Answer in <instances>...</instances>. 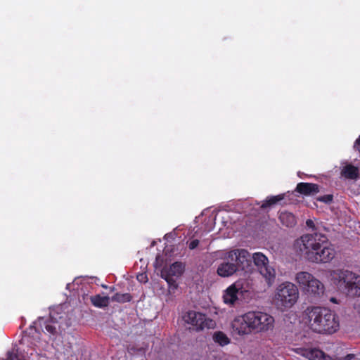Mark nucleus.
Returning a JSON list of instances; mask_svg holds the SVG:
<instances>
[{"instance_id": "23", "label": "nucleus", "mask_w": 360, "mask_h": 360, "mask_svg": "<svg viewBox=\"0 0 360 360\" xmlns=\"http://www.w3.org/2000/svg\"><path fill=\"white\" fill-rule=\"evenodd\" d=\"M44 328L50 335H56L58 333L57 323L52 321H47L44 323Z\"/></svg>"}, {"instance_id": "24", "label": "nucleus", "mask_w": 360, "mask_h": 360, "mask_svg": "<svg viewBox=\"0 0 360 360\" xmlns=\"http://www.w3.org/2000/svg\"><path fill=\"white\" fill-rule=\"evenodd\" d=\"M174 276H169L168 274H165L164 276H162V278H165V280L167 281V283L169 285V288L174 290L177 288L178 285L176 282V280L174 278Z\"/></svg>"}, {"instance_id": "27", "label": "nucleus", "mask_w": 360, "mask_h": 360, "mask_svg": "<svg viewBox=\"0 0 360 360\" xmlns=\"http://www.w3.org/2000/svg\"><path fill=\"white\" fill-rule=\"evenodd\" d=\"M137 279L140 282L146 283L148 281L147 276L145 274H141L137 276Z\"/></svg>"}, {"instance_id": "3", "label": "nucleus", "mask_w": 360, "mask_h": 360, "mask_svg": "<svg viewBox=\"0 0 360 360\" xmlns=\"http://www.w3.org/2000/svg\"><path fill=\"white\" fill-rule=\"evenodd\" d=\"M250 255L245 249H235L227 252L224 262L217 268V274L221 277H229L239 270L248 271L251 264Z\"/></svg>"}, {"instance_id": "30", "label": "nucleus", "mask_w": 360, "mask_h": 360, "mask_svg": "<svg viewBox=\"0 0 360 360\" xmlns=\"http://www.w3.org/2000/svg\"><path fill=\"white\" fill-rule=\"evenodd\" d=\"M356 357L355 355L353 354H347L344 360H355Z\"/></svg>"}, {"instance_id": "11", "label": "nucleus", "mask_w": 360, "mask_h": 360, "mask_svg": "<svg viewBox=\"0 0 360 360\" xmlns=\"http://www.w3.org/2000/svg\"><path fill=\"white\" fill-rule=\"evenodd\" d=\"M243 292V283L240 281L236 282L229 286L224 291L223 299L226 304L233 305L238 300V294Z\"/></svg>"}, {"instance_id": "13", "label": "nucleus", "mask_w": 360, "mask_h": 360, "mask_svg": "<svg viewBox=\"0 0 360 360\" xmlns=\"http://www.w3.org/2000/svg\"><path fill=\"white\" fill-rule=\"evenodd\" d=\"M295 191L304 195H312L320 191V186L313 183L300 182L297 184Z\"/></svg>"}, {"instance_id": "6", "label": "nucleus", "mask_w": 360, "mask_h": 360, "mask_svg": "<svg viewBox=\"0 0 360 360\" xmlns=\"http://www.w3.org/2000/svg\"><path fill=\"white\" fill-rule=\"evenodd\" d=\"M248 314L253 332H266L273 329L274 318L270 314L259 311H250Z\"/></svg>"}, {"instance_id": "5", "label": "nucleus", "mask_w": 360, "mask_h": 360, "mask_svg": "<svg viewBox=\"0 0 360 360\" xmlns=\"http://www.w3.org/2000/svg\"><path fill=\"white\" fill-rule=\"evenodd\" d=\"M298 298L297 287L291 282L285 281L279 284L276 288L274 302L278 309L285 311L294 306Z\"/></svg>"}, {"instance_id": "28", "label": "nucleus", "mask_w": 360, "mask_h": 360, "mask_svg": "<svg viewBox=\"0 0 360 360\" xmlns=\"http://www.w3.org/2000/svg\"><path fill=\"white\" fill-rule=\"evenodd\" d=\"M306 224L309 228L312 229L313 230L315 229V224L313 220L311 219H307L306 221Z\"/></svg>"}, {"instance_id": "2", "label": "nucleus", "mask_w": 360, "mask_h": 360, "mask_svg": "<svg viewBox=\"0 0 360 360\" xmlns=\"http://www.w3.org/2000/svg\"><path fill=\"white\" fill-rule=\"evenodd\" d=\"M308 317L309 326L316 333L333 334L340 327L338 316L328 308L314 307Z\"/></svg>"}, {"instance_id": "7", "label": "nucleus", "mask_w": 360, "mask_h": 360, "mask_svg": "<svg viewBox=\"0 0 360 360\" xmlns=\"http://www.w3.org/2000/svg\"><path fill=\"white\" fill-rule=\"evenodd\" d=\"M252 259L268 286H271L275 281L276 274L274 268L269 266L267 257L262 252H255Z\"/></svg>"}, {"instance_id": "29", "label": "nucleus", "mask_w": 360, "mask_h": 360, "mask_svg": "<svg viewBox=\"0 0 360 360\" xmlns=\"http://www.w3.org/2000/svg\"><path fill=\"white\" fill-rule=\"evenodd\" d=\"M354 148L360 151V136L355 141Z\"/></svg>"}, {"instance_id": "19", "label": "nucleus", "mask_w": 360, "mask_h": 360, "mask_svg": "<svg viewBox=\"0 0 360 360\" xmlns=\"http://www.w3.org/2000/svg\"><path fill=\"white\" fill-rule=\"evenodd\" d=\"M285 198V194L268 196L260 206L262 210H265L272 205H276Z\"/></svg>"}, {"instance_id": "31", "label": "nucleus", "mask_w": 360, "mask_h": 360, "mask_svg": "<svg viewBox=\"0 0 360 360\" xmlns=\"http://www.w3.org/2000/svg\"><path fill=\"white\" fill-rule=\"evenodd\" d=\"M330 300L333 303H337V300L335 297H331Z\"/></svg>"}, {"instance_id": "26", "label": "nucleus", "mask_w": 360, "mask_h": 360, "mask_svg": "<svg viewBox=\"0 0 360 360\" xmlns=\"http://www.w3.org/2000/svg\"><path fill=\"white\" fill-rule=\"evenodd\" d=\"M199 245V240L198 239H194V240H192L189 243H188V248L190 250H194L195 248H196Z\"/></svg>"}, {"instance_id": "14", "label": "nucleus", "mask_w": 360, "mask_h": 360, "mask_svg": "<svg viewBox=\"0 0 360 360\" xmlns=\"http://www.w3.org/2000/svg\"><path fill=\"white\" fill-rule=\"evenodd\" d=\"M324 291V285L314 277V278L311 281V285L309 288H307L306 292L314 297H321L323 295Z\"/></svg>"}, {"instance_id": "17", "label": "nucleus", "mask_w": 360, "mask_h": 360, "mask_svg": "<svg viewBox=\"0 0 360 360\" xmlns=\"http://www.w3.org/2000/svg\"><path fill=\"white\" fill-rule=\"evenodd\" d=\"M340 174L347 179H356L359 177V169L352 164H347L342 168Z\"/></svg>"}, {"instance_id": "20", "label": "nucleus", "mask_w": 360, "mask_h": 360, "mask_svg": "<svg viewBox=\"0 0 360 360\" xmlns=\"http://www.w3.org/2000/svg\"><path fill=\"white\" fill-rule=\"evenodd\" d=\"M110 298L108 296H101L96 295L91 297V302L92 304L98 308H103L108 307L109 304Z\"/></svg>"}, {"instance_id": "9", "label": "nucleus", "mask_w": 360, "mask_h": 360, "mask_svg": "<svg viewBox=\"0 0 360 360\" xmlns=\"http://www.w3.org/2000/svg\"><path fill=\"white\" fill-rule=\"evenodd\" d=\"M40 333L35 327L30 326L28 330L23 332L20 344L30 349V355H32L33 352L35 351V347L39 343Z\"/></svg>"}, {"instance_id": "10", "label": "nucleus", "mask_w": 360, "mask_h": 360, "mask_svg": "<svg viewBox=\"0 0 360 360\" xmlns=\"http://www.w3.org/2000/svg\"><path fill=\"white\" fill-rule=\"evenodd\" d=\"M183 319L197 331L202 330L207 326L206 316L200 312L190 310L183 316Z\"/></svg>"}, {"instance_id": "1", "label": "nucleus", "mask_w": 360, "mask_h": 360, "mask_svg": "<svg viewBox=\"0 0 360 360\" xmlns=\"http://www.w3.org/2000/svg\"><path fill=\"white\" fill-rule=\"evenodd\" d=\"M302 245L300 250L304 252L307 259L316 264L330 262L336 255V250L326 234L314 232L304 234L297 240Z\"/></svg>"}, {"instance_id": "32", "label": "nucleus", "mask_w": 360, "mask_h": 360, "mask_svg": "<svg viewBox=\"0 0 360 360\" xmlns=\"http://www.w3.org/2000/svg\"><path fill=\"white\" fill-rule=\"evenodd\" d=\"M26 353L29 354V349H27V351H26Z\"/></svg>"}, {"instance_id": "8", "label": "nucleus", "mask_w": 360, "mask_h": 360, "mask_svg": "<svg viewBox=\"0 0 360 360\" xmlns=\"http://www.w3.org/2000/svg\"><path fill=\"white\" fill-rule=\"evenodd\" d=\"M248 312L241 316H236L231 322L232 333L243 336L253 333L250 325Z\"/></svg>"}, {"instance_id": "16", "label": "nucleus", "mask_w": 360, "mask_h": 360, "mask_svg": "<svg viewBox=\"0 0 360 360\" xmlns=\"http://www.w3.org/2000/svg\"><path fill=\"white\" fill-rule=\"evenodd\" d=\"M184 271V265L180 262H175L168 269H163L161 271V276L168 274L172 276L179 277Z\"/></svg>"}, {"instance_id": "12", "label": "nucleus", "mask_w": 360, "mask_h": 360, "mask_svg": "<svg viewBox=\"0 0 360 360\" xmlns=\"http://www.w3.org/2000/svg\"><path fill=\"white\" fill-rule=\"evenodd\" d=\"M296 352L309 360H333L330 356L316 348L300 347L296 349Z\"/></svg>"}, {"instance_id": "4", "label": "nucleus", "mask_w": 360, "mask_h": 360, "mask_svg": "<svg viewBox=\"0 0 360 360\" xmlns=\"http://www.w3.org/2000/svg\"><path fill=\"white\" fill-rule=\"evenodd\" d=\"M332 282L336 286L345 289L348 295L360 296V276L347 269H335L330 272Z\"/></svg>"}, {"instance_id": "21", "label": "nucleus", "mask_w": 360, "mask_h": 360, "mask_svg": "<svg viewBox=\"0 0 360 360\" xmlns=\"http://www.w3.org/2000/svg\"><path fill=\"white\" fill-rule=\"evenodd\" d=\"M213 340L221 346L227 345L230 342V339L221 331L215 332L213 335Z\"/></svg>"}, {"instance_id": "18", "label": "nucleus", "mask_w": 360, "mask_h": 360, "mask_svg": "<svg viewBox=\"0 0 360 360\" xmlns=\"http://www.w3.org/2000/svg\"><path fill=\"white\" fill-rule=\"evenodd\" d=\"M279 220L281 223L286 227H293L297 223L295 215L286 211L280 213Z\"/></svg>"}, {"instance_id": "15", "label": "nucleus", "mask_w": 360, "mask_h": 360, "mask_svg": "<svg viewBox=\"0 0 360 360\" xmlns=\"http://www.w3.org/2000/svg\"><path fill=\"white\" fill-rule=\"evenodd\" d=\"M314 278V276L307 271L298 272L295 276V281L305 291L307 290V288H309L311 281Z\"/></svg>"}, {"instance_id": "25", "label": "nucleus", "mask_w": 360, "mask_h": 360, "mask_svg": "<svg viewBox=\"0 0 360 360\" xmlns=\"http://www.w3.org/2000/svg\"><path fill=\"white\" fill-rule=\"evenodd\" d=\"M316 200L319 202L330 204L333 200V195L332 194L324 195L323 196L318 197Z\"/></svg>"}, {"instance_id": "22", "label": "nucleus", "mask_w": 360, "mask_h": 360, "mask_svg": "<svg viewBox=\"0 0 360 360\" xmlns=\"http://www.w3.org/2000/svg\"><path fill=\"white\" fill-rule=\"evenodd\" d=\"M132 296L129 293H115L112 297V302L119 303L129 302L131 300Z\"/></svg>"}]
</instances>
